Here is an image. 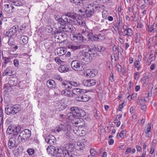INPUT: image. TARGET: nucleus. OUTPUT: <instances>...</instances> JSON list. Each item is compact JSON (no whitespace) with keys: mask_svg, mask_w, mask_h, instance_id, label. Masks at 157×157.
I'll use <instances>...</instances> for the list:
<instances>
[{"mask_svg":"<svg viewBox=\"0 0 157 157\" xmlns=\"http://www.w3.org/2000/svg\"><path fill=\"white\" fill-rule=\"evenodd\" d=\"M71 112L67 114L68 118L70 119L74 120L79 117H83L86 115L85 112L82 110H79L76 107H73L71 108Z\"/></svg>","mask_w":157,"mask_h":157,"instance_id":"obj_1","label":"nucleus"},{"mask_svg":"<svg viewBox=\"0 0 157 157\" xmlns=\"http://www.w3.org/2000/svg\"><path fill=\"white\" fill-rule=\"evenodd\" d=\"M54 132L57 133L61 131H63L66 136L68 139H70L71 134L67 127L62 124L58 125L56 128L53 130Z\"/></svg>","mask_w":157,"mask_h":157,"instance_id":"obj_2","label":"nucleus"},{"mask_svg":"<svg viewBox=\"0 0 157 157\" xmlns=\"http://www.w3.org/2000/svg\"><path fill=\"white\" fill-rule=\"evenodd\" d=\"M20 110V108L19 105H7L5 109V112L8 115H14L18 113Z\"/></svg>","mask_w":157,"mask_h":157,"instance_id":"obj_3","label":"nucleus"},{"mask_svg":"<svg viewBox=\"0 0 157 157\" xmlns=\"http://www.w3.org/2000/svg\"><path fill=\"white\" fill-rule=\"evenodd\" d=\"M77 57V59L73 60L71 62V67L73 70L79 71H81L83 68V62L79 59L78 56Z\"/></svg>","mask_w":157,"mask_h":157,"instance_id":"obj_4","label":"nucleus"},{"mask_svg":"<svg viewBox=\"0 0 157 157\" xmlns=\"http://www.w3.org/2000/svg\"><path fill=\"white\" fill-rule=\"evenodd\" d=\"M31 134V132L29 129H25L20 133L17 138V141L19 143L25 142L30 136Z\"/></svg>","mask_w":157,"mask_h":157,"instance_id":"obj_5","label":"nucleus"},{"mask_svg":"<svg viewBox=\"0 0 157 157\" xmlns=\"http://www.w3.org/2000/svg\"><path fill=\"white\" fill-rule=\"evenodd\" d=\"M75 29V28L71 24H67L63 26H61L58 29L56 28L55 33H60L62 32H71Z\"/></svg>","mask_w":157,"mask_h":157,"instance_id":"obj_6","label":"nucleus"},{"mask_svg":"<svg viewBox=\"0 0 157 157\" xmlns=\"http://www.w3.org/2000/svg\"><path fill=\"white\" fill-rule=\"evenodd\" d=\"M86 9L85 11V13L86 14L87 17H90L93 15L95 12L100 8L99 7L97 6L96 5H88L86 6Z\"/></svg>","mask_w":157,"mask_h":157,"instance_id":"obj_7","label":"nucleus"},{"mask_svg":"<svg viewBox=\"0 0 157 157\" xmlns=\"http://www.w3.org/2000/svg\"><path fill=\"white\" fill-rule=\"evenodd\" d=\"M3 11L6 14H10L13 13L15 11V9L13 5L8 1L3 6Z\"/></svg>","mask_w":157,"mask_h":157,"instance_id":"obj_8","label":"nucleus"},{"mask_svg":"<svg viewBox=\"0 0 157 157\" xmlns=\"http://www.w3.org/2000/svg\"><path fill=\"white\" fill-rule=\"evenodd\" d=\"M19 26L17 25L13 26L9 30L7 31L5 36L7 37H11L12 36H16L17 32L18 30Z\"/></svg>","mask_w":157,"mask_h":157,"instance_id":"obj_9","label":"nucleus"},{"mask_svg":"<svg viewBox=\"0 0 157 157\" xmlns=\"http://www.w3.org/2000/svg\"><path fill=\"white\" fill-rule=\"evenodd\" d=\"M64 88L66 89H65L71 88V85L70 84V81L67 82L66 81H64L62 83L59 84L58 89L59 90V93H60V91L63 90V89Z\"/></svg>","mask_w":157,"mask_h":157,"instance_id":"obj_10","label":"nucleus"},{"mask_svg":"<svg viewBox=\"0 0 157 157\" xmlns=\"http://www.w3.org/2000/svg\"><path fill=\"white\" fill-rule=\"evenodd\" d=\"M98 72L97 70L88 69L84 72V75L89 77H93L96 76Z\"/></svg>","mask_w":157,"mask_h":157,"instance_id":"obj_11","label":"nucleus"},{"mask_svg":"<svg viewBox=\"0 0 157 157\" xmlns=\"http://www.w3.org/2000/svg\"><path fill=\"white\" fill-rule=\"evenodd\" d=\"M78 57H79V59L83 61H83L88 62L90 61V59L92 58L90 55L87 52H83V53L80 54Z\"/></svg>","mask_w":157,"mask_h":157,"instance_id":"obj_12","label":"nucleus"},{"mask_svg":"<svg viewBox=\"0 0 157 157\" xmlns=\"http://www.w3.org/2000/svg\"><path fill=\"white\" fill-rule=\"evenodd\" d=\"M83 37L81 34H76L72 35L71 40L76 43H81L83 41Z\"/></svg>","mask_w":157,"mask_h":157,"instance_id":"obj_13","label":"nucleus"},{"mask_svg":"<svg viewBox=\"0 0 157 157\" xmlns=\"http://www.w3.org/2000/svg\"><path fill=\"white\" fill-rule=\"evenodd\" d=\"M96 81L94 79L84 80L82 81V84L83 85L88 87H90L94 86L96 83Z\"/></svg>","mask_w":157,"mask_h":157,"instance_id":"obj_14","label":"nucleus"},{"mask_svg":"<svg viewBox=\"0 0 157 157\" xmlns=\"http://www.w3.org/2000/svg\"><path fill=\"white\" fill-rule=\"evenodd\" d=\"M86 92L85 90L79 88L74 89L72 91V93L77 95L76 97H79V95H81Z\"/></svg>","mask_w":157,"mask_h":157,"instance_id":"obj_15","label":"nucleus"},{"mask_svg":"<svg viewBox=\"0 0 157 157\" xmlns=\"http://www.w3.org/2000/svg\"><path fill=\"white\" fill-rule=\"evenodd\" d=\"M45 141L48 144L53 145L56 141V138L53 136L49 135L45 138Z\"/></svg>","mask_w":157,"mask_h":157,"instance_id":"obj_16","label":"nucleus"},{"mask_svg":"<svg viewBox=\"0 0 157 157\" xmlns=\"http://www.w3.org/2000/svg\"><path fill=\"white\" fill-rule=\"evenodd\" d=\"M16 140L15 136H12L10 138L8 143V146L10 149H12L15 146Z\"/></svg>","mask_w":157,"mask_h":157,"instance_id":"obj_17","label":"nucleus"},{"mask_svg":"<svg viewBox=\"0 0 157 157\" xmlns=\"http://www.w3.org/2000/svg\"><path fill=\"white\" fill-rule=\"evenodd\" d=\"M76 100L79 101L86 102L89 100V97L85 94H82L81 95H79V97H76Z\"/></svg>","mask_w":157,"mask_h":157,"instance_id":"obj_18","label":"nucleus"},{"mask_svg":"<svg viewBox=\"0 0 157 157\" xmlns=\"http://www.w3.org/2000/svg\"><path fill=\"white\" fill-rule=\"evenodd\" d=\"M65 149L63 152V155H64V152L65 151H67L68 154H71V152L74 150V146L71 143L67 144L65 145Z\"/></svg>","mask_w":157,"mask_h":157,"instance_id":"obj_19","label":"nucleus"},{"mask_svg":"<svg viewBox=\"0 0 157 157\" xmlns=\"http://www.w3.org/2000/svg\"><path fill=\"white\" fill-rule=\"evenodd\" d=\"M13 68L10 67H7L4 72L3 73V76L6 75L11 76L13 75Z\"/></svg>","mask_w":157,"mask_h":157,"instance_id":"obj_20","label":"nucleus"},{"mask_svg":"<svg viewBox=\"0 0 157 157\" xmlns=\"http://www.w3.org/2000/svg\"><path fill=\"white\" fill-rule=\"evenodd\" d=\"M148 31L150 33L157 32V23H154L152 25L147 26Z\"/></svg>","mask_w":157,"mask_h":157,"instance_id":"obj_21","label":"nucleus"},{"mask_svg":"<svg viewBox=\"0 0 157 157\" xmlns=\"http://www.w3.org/2000/svg\"><path fill=\"white\" fill-rule=\"evenodd\" d=\"M66 52V49L63 48H59L55 50V53L59 56L64 55Z\"/></svg>","mask_w":157,"mask_h":157,"instance_id":"obj_22","label":"nucleus"},{"mask_svg":"<svg viewBox=\"0 0 157 157\" xmlns=\"http://www.w3.org/2000/svg\"><path fill=\"white\" fill-rule=\"evenodd\" d=\"M83 1L84 0H70L71 2L76 5L81 6L82 8H85V6L84 4Z\"/></svg>","mask_w":157,"mask_h":157,"instance_id":"obj_23","label":"nucleus"},{"mask_svg":"<svg viewBox=\"0 0 157 157\" xmlns=\"http://www.w3.org/2000/svg\"><path fill=\"white\" fill-rule=\"evenodd\" d=\"M74 132L77 136H81L84 135L85 134L84 131L83 130H80L79 129L78 127H76L73 130Z\"/></svg>","mask_w":157,"mask_h":157,"instance_id":"obj_24","label":"nucleus"},{"mask_svg":"<svg viewBox=\"0 0 157 157\" xmlns=\"http://www.w3.org/2000/svg\"><path fill=\"white\" fill-rule=\"evenodd\" d=\"M59 71L61 73H65L69 71V68L67 65H61L59 68Z\"/></svg>","mask_w":157,"mask_h":157,"instance_id":"obj_25","label":"nucleus"},{"mask_svg":"<svg viewBox=\"0 0 157 157\" xmlns=\"http://www.w3.org/2000/svg\"><path fill=\"white\" fill-rule=\"evenodd\" d=\"M81 46V45H74L72 44H70L68 46V48L72 51H74L80 49Z\"/></svg>","mask_w":157,"mask_h":157,"instance_id":"obj_26","label":"nucleus"},{"mask_svg":"<svg viewBox=\"0 0 157 157\" xmlns=\"http://www.w3.org/2000/svg\"><path fill=\"white\" fill-rule=\"evenodd\" d=\"M85 145L83 142H78L75 147L78 150H82L85 148Z\"/></svg>","mask_w":157,"mask_h":157,"instance_id":"obj_27","label":"nucleus"},{"mask_svg":"<svg viewBox=\"0 0 157 157\" xmlns=\"http://www.w3.org/2000/svg\"><path fill=\"white\" fill-rule=\"evenodd\" d=\"M28 38L27 36H23L20 37V42L21 44L24 45L28 43Z\"/></svg>","mask_w":157,"mask_h":157,"instance_id":"obj_28","label":"nucleus"},{"mask_svg":"<svg viewBox=\"0 0 157 157\" xmlns=\"http://www.w3.org/2000/svg\"><path fill=\"white\" fill-rule=\"evenodd\" d=\"M123 35L124 36H127L128 37L131 36L133 34L132 30L130 28H128V29L125 31H124L123 32Z\"/></svg>","mask_w":157,"mask_h":157,"instance_id":"obj_29","label":"nucleus"},{"mask_svg":"<svg viewBox=\"0 0 157 157\" xmlns=\"http://www.w3.org/2000/svg\"><path fill=\"white\" fill-rule=\"evenodd\" d=\"M61 91V94L67 96H71L72 95V91L67 89H63Z\"/></svg>","mask_w":157,"mask_h":157,"instance_id":"obj_30","label":"nucleus"},{"mask_svg":"<svg viewBox=\"0 0 157 157\" xmlns=\"http://www.w3.org/2000/svg\"><path fill=\"white\" fill-rule=\"evenodd\" d=\"M56 83L54 80L49 79L47 81V86L50 88H55Z\"/></svg>","mask_w":157,"mask_h":157,"instance_id":"obj_31","label":"nucleus"},{"mask_svg":"<svg viewBox=\"0 0 157 157\" xmlns=\"http://www.w3.org/2000/svg\"><path fill=\"white\" fill-rule=\"evenodd\" d=\"M74 23V24L77 25H83L85 24L84 21L82 19H75Z\"/></svg>","mask_w":157,"mask_h":157,"instance_id":"obj_32","label":"nucleus"},{"mask_svg":"<svg viewBox=\"0 0 157 157\" xmlns=\"http://www.w3.org/2000/svg\"><path fill=\"white\" fill-rule=\"evenodd\" d=\"M55 149L56 147L52 145L48 146L47 148V152L49 154H52L54 153H56Z\"/></svg>","mask_w":157,"mask_h":157,"instance_id":"obj_33","label":"nucleus"},{"mask_svg":"<svg viewBox=\"0 0 157 157\" xmlns=\"http://www.w3.org/2000/svg\"><path fill=\"white\" fill-rule=\"evenodd\" d=\"M6 1L11 2V3L13 5V6H22L23 4L22 2L18 1H15L14 0H6Z\"/></svg>","mask_w":157,"mask_h":157,"instance_id":"obj_34","label":"nucleus"},{"mask_svg":"<svg viewBox=\"0 0 157 157\" xmlns=\"http://www.w3.org/2000/svg\"><path fill=\"white\" fill-rule=\"evenodd\" d=\"M75 120H73L72 121V123L75 126H76V127H78V125L81 122V121H83V120L81 118H79L78 117Z\"/></svg>","mask_w":157,"mask_h":157,"instance_id":"obj_35","label":"nucleus"},{"mask_svg":"<svg viewBox=\"0 0 157 157\" xmlns=\"http://www.w3.org/2000/svg\"><path fill=\"white\" fill-rule=\"evenodd\" d=\"M76 15V14L73 12H69L65 13L64 14L62 15V17H68L74 18Z\"/></svg>","mask_w":157,"mask_h":157,"instance_id":"obj_36","label":"nucleus"},{"mask_svg":"<svg viewBox=\"0 0 157 157\" xmlns=\"http://www.w3.org/2000/svg\"><path fill=\"white\" fill-rule=\"evenodd\" d=\"M13 128L14 129H13V136H16L18 134L21 130V128L20 126L14 127L13 126Z\"/></svg>","mask_w":157,"mask_h":157,"instance_id":"obj_37","label":"nucleus"},{"mask_svg":"<svg viewBox=\"0 0 157 157\" xmlns=\"http://www.w3.org/2000/svg\"><path fill=\"white\" fill-rule=\"evenodd\" d=\"M151 129V125L150 124H148L145 127V133L146 134V137H149V134L148 133L150 132Z\"/></svg>","mask_w":157,"mask_h":157,"instance_id":"obj_38","label":"nucleus"},{"mask_svg":"<svg viewBox=\"0 0 157 157\" xmlns=\"http://www.w3.org/2000/svg\"><path fill=\"white\" fill-rule=\"evenodd\" d=\"M13 126L10 125L8 127L6 130V133L10 135L14 131Z\"/></svg>","mask_w":157,"mask_h":157,"instance_id":"obj_39","label":"nucleus"},{"mask_svg":"<svg viewBox=\"0 0 157 157\" xmlns=\"http://www.w3.org/2000/svg\"><path fill=\"white\" fill-rule=\"evenodd\" d=\"M8 43L11 46H14L15 45V39L13 37H10L8 40Z\"/></svg>","mask_w":157,"mask_h":157,"instance_id":"obj_40","label":"nucleus"},{"mask_svg":"<svg viewBox=\"0 0 157 157\" xmlns=\"http://www.w3.org/2000/svg\"><path fill=\"white\" fill-rule=\"evenodd\" d=\"M64 150L63 147H56L55 152L56 153H62L63 154V152Z\"/></svg>","mask_w":157,"mask_h":157,"instance_id":"obj_41","label":"nucleus"},{"mask_svg":"<svg viewBox=\"0 0 157 157\" xmlns=\"http://www.w3.org/2000/svg\"><path fill=\"white\" fill-rule=\"evenodd\" d=\"M82 36H87L89 39L90 37H91L90 36L91 34H90L89 33V32L88 30H85L84 31V30H83L82 32Z\"/></svg>","mask_w":157,"mask_h":157,"instance_id":"obj_42","label":"nucleus"},{"mask_svg":"<svg viewBox=\"0 0 157 157\" xmlns=\"http://www.w3.org/2000/svg\"><path fill=\"white\" fill-rule=\"evenodd\" d=\"M96 50L99 52H102L105 50V47L102 46H98L95 48Z\"/></svg>","mask_w":157,"mask_h":157,"instance_id":"obj_43","label":"nucleus"},{"mask_svg":"<svg viewBox=\"0 0 157 157\" xmlns=\"http://www.w3.org/2000/svg\"><path fill=\"white\" fill-rule=\"evenodd\" d=\"M59 24H60L61 26H63L67 24L65 22V21L64 20V19L63 17H61L60 18V20L59 21V23H57V25H59Z\"/></svg>","mask_w":157,"mask_h":157,"instance_id":"obj_44","label":"nucleus"},{"mask_svg":"<svg viewBox=\"0 0 157 157\" xmlns=\"http://www.w3.org/2000/svg\"><path fill=\"white\" fill-rule=\"evenodd\" d=\"M134 65L137 68V70L139 71L141 68L140 62L139 61L136 60L134 62Z\"/></svg>","mask_w":157,"mask_h":157,"instance_id":"obj_45","label":"nucleus"},{"mask_svg":"<svg viewBox=\"0 0 157 157\" xmlns=\"http://www.w3.org/2000/svg\"><path fill=\"white\" fill-rule=\"evenodd\" d=\"M90 55L91 57L92 58L93 56H94V55H95V51L94 49H90L87 52Z\"/></svg>","mask_w":157,"mask_h":157,"instance_id":"obj_46","label":"nucleus"},{"mask_svg":"<svg viewBox=\"0 0 157 157\" xmlns=\"http://www.w3.org/2000/svg\"><path fill=\"white\" fill-rule=\"evenodd\" d=\"M55 61L58 64H61L64 63V62L62 61L59 57H56L55 59Z\"/></svg>","mask_w":157,"mask_h":157,"instance_id":"obj_47","label":"nucleus"},{"mask_svg":"<svg viewBox=\"0 0 157 157\" xmlns=\"http://www.w3.org/2000/svg\"><path fill=\"white\" fill-rule=\"evenodd\" d=\"M4 59V63L5 64H6L9 62H11V59L9 57H4L3 58Z\"/></svg>","mask_w":157,"mask_h":157,"instance_id":"obj_48","label":"nucleus"},{"mask_svg":"<svg viewBox=\"0 0 157 157\" xmlns=\"http://www.w3.org/2000/svg\"><path fill=\"white\" fill-rule=\"evenodd\" d=\"M27 152L29 155H32L34 154V150L32 148H29L27 150Z\"/></svg>","mask_w":157,"mask_h":157,"instance_id":"obj_49","label":"nucleus"},{"mask_svg":"<svg viewBox=\"0 0 157 157\" xmlns=\"http://www.w3.org/2000/svg\"><path fill=\"white\" fill-rule=\"evenodd\" d=\"M54 78L59 81H62V78L59 75H55L54 76Z\"/></svg>","mask_w":157,"mask_h":157,"instance_id":"obj_50","label":"nucleus"},{"mask_svg":"<svg viewBox=\"0 0 157 157\" xmlns=\"http://www.w3.org/2000/svg\"><path fill=\"white\" fill-rule=\"evenodd\" d=\"M71 85V88L72 86H77L79 84V83L77 82L70 81Z\"/></svg>","mask_w":157,"mask_h":157,"instance_id":"obj_51","label":"nucleus"},{"mask_svg":"<svg viewBox=\"0 0 157 157\" xmlns=\"http://www.w3.org/2000/svg\"><path fill=\"white\" fill-rule=\"evenodd\" d=\"M46 30L47 32L48 33H51L53 31V28L50 26H47L46 28Z\"/></svg>","mask_w":157,"mask_h":157,"instance_id":"obj_52","label":"nucleus"},{"mask_svg":"<svg viewBox=\"0 0 157 157\" xmlns=\"http://www.w3.org/2000/svg\"><path fill=\"white\" fill-rule=\"evenodd\" d=\"M64 157H74L72 155V154H68V153L67 151L64 152V155H63Z\"/></svg>","mask_w":157,"mask_h":157,"instance_id":"obj_53","label":"nucleus"},{"mask_svg":"<svg viewBox=\"0 0 157 157\" xmlns=\"http://www.w3.org/2000/svg\"><path fill=\"white\" fill-rule=\"evenodd\" d=\"M19 86L21 88L23 89L25 88L26 85L24 83L23 81L20 82L19 83Z\"/></svg>","mask_w":157,"mask_h":157,"instance_id":"obj_54","label":"nucleus"},{"mask_svg":"<svg viewBox=\"0 0 157 157\" xmlns=\"http://www.w3.org/2000/svg\"><path fill=\"white\" fill-rule=\"evenodd\" d=\"M126 131L124 130L122 131L119 134L120 136L122 138H123L125 136V133Z\"/></svg>","mask_w":157,"mask_h":157,"instance_id":"obj_55","label":"nucleus"},{"mask_svg":"<svg viewBox=\"0 0 157 157\" xmlns=\"http://www.w3.org/2000/svg\"><path fill=\"white\" fill-rule=\"evenodd\" d=\"M90 36L91 37H90L89 39L91 40H94L95 41H97L99 39V38L98 37L94 36L92 35V34Z\"/></svg>","mask_w":157,"mask_h":157,"instance_id":"obj_56","label":"nucleus"},{"mask_svg":"<svg viewBox=\"0 0 157 157\" xmlns=\"http://www.w3.org/2000/svg\"><path fill=\"white\" fill-rule=\"evenodd\" d=\"M132 149L129 147H127L126 151H125V155H127L129 153L131 152Z\"/></svg>","mask_w":157,"mask_h":157,"instance_id":"obj_57","label":"nucleus"},{"mask_svg":"<svg viewBox=\"0 0 157 157\" xmlns=\"http://www.w3.org/2000/svg\"><path fill=\"white\" fill-rule=\"evenodd\" d=\"M139 75L140 74L138 72H137L135 73L134 74V78L136 80H138L140 77Z\"/></svg>","mask_w":157,"mask_h":157,"instance_id":"obj_58","label":"nucleus"},{"mask_svg":"<svg viewBox=\"0 0 157 157\" xmlns=\"http://www.w3.org/2000/svg\"><path fill=\"white\" fill-rule=\"evenodd\" d=\"M90 154L94 156L96 154V152L94 150V149H91L90 151Z\"/></svg>","mask_w":157,"mask_h":157,"instance_id":"obj_59","label":"nucleus"},{"mask_svg":"<svg viewBox=\"0 0 157 157\" xmlns=\"http://www.w3.org/2000/svg\"><path fill=\"white\" fill-rule=\"evenodd\" d=\"M151 94L153 93L154 95L157 92V87H155L154 88L152 87L151 89Z\"/></svg>","mask_w":157,"mask_h":157,"instance_id":"obj_60","label":"nucleus"},{"mask_svg":"<svg viewBox=\"0 0 157 157\" xmlns=\"http://www.w3.org/2000/svg\"><path fill=\"white\" fill-rule=\"evenodd\" d=\"M144 100L141 99H140L138 100L137 104L140 105H141L144 103Z\"/></svg>","mask_w":157,"mask_h":157,"instance_id":"obj_61","label":"nucleus"},{"mask_svg":"<svg viewBox=\"0 0 157 157\" xmlns=\"http://www.w3.org/2000/svg\"><path fill=\"white\" fill-rule=\"evenodd\" d=\"M65 21V22L67 24H68L70 21V18H68V17H62Z\"/></svg>","mask_w":157,"mask_h":157,"instance_id":"obj_62","label":"nucleus"},{"mask_svg":"<svg viewBox=\"0 0 157 157\" xmlns=\"http://www.w3.org/2000/svg\"><path fill=\"white\" fill-rule=\"evenodd\" d=\"M15 67H17L19 65V62L16 59H15L13 61Z\"/></svg>","mask_w":157,"mask_h":157,"instance_id":"obj_63","label":"nucleus"},{"mask_svg":"<svg viewBox=\"0 0 157 157\" xmlns=\"http://www.w3.org/2000/svg\"><path fill=\"white\" fill-rule=\"evenodd\" d=\"M85 125V122L84 121V120H83V121H81V122H80V123L78 125V127L82 128Z\"/></svg>","mask_w":157,"mask_h":157,"instance_id":"obj_64","label":"nucleus"}]
</instances>
